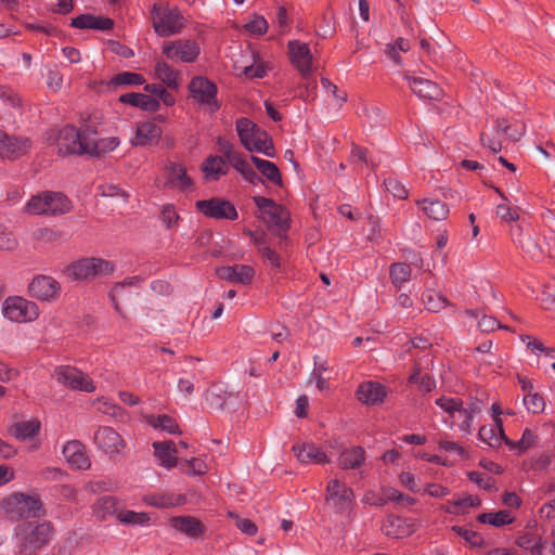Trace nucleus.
Listing matches in <instances>:
<instances>
[{"label":"nucleus","mask_w":555,"mask_h":555,"mask_svg":"<svg viewBox=\"0 0 555 555\" xmlns=\"http://www.w3.org/2000/svg\"><path fill=\"white\" fill-rule=\"evenodd\" d=\"M53 535V528L46 519L22 521L14 528V550L16 555H36Z\"/></svg>","instance_id":"f257e3e1"},{"label":"nucleus","mask_w":555,"mask_h":555,"mask_svg":"<svg viewBox=\"0 0 555 555\" xmlns=\"http://www.w3.org/2000/svg\"><path fill=\"white\" fill-rule=\"evenodd\" d=\"M235 126L240 141L247 151L261 153L267 157L275 156L273 141L267 131L248 118L237 119Z\"/></svg>","instance_id":"f03ea898"},{"label":"nucleus","mask_w":555,"mask_h":555,"mask_svg":"<svg viewBox=\"0 0 555 555\" xmlns=\"http://www.w3.org/2000/svg\"><path fill=\"white\" fill-rule=\"evenodd\" d=\"M3 508L12 519L33 520L43 515L42 503L36 495L13 493L3 502Z\"/></svg>","instance_id":"7ed1b4c3"},{"label":"nucleus","mask_w":555,"mask_h":555,"mask_svg":"<svg viewBox=\"0 0 555 555\" xmlns=\"http://www.w3.org/2000/svg\"><path fill=\"white\" fill-rule=\"evenodd\" d=\"M153 27L160 37H169L184 27V17L178 7L169 3H154L151 10Z\"/></svg>","instance_id":"20e7f679"},{"label":"nucleus","mask_w":555,"mask_h":555,"mask_svg":"<svg viewBox=\"0 0 555 555\" xmlns=\"http://www.w3.org/2000/svg\"><path fill=\"white\" fill-rule=\"evenodd\" d=\"M70 209L72 202L64 194L51 191L33 196L26 205V210L33 215L56 216Z\"/></svg>","instance_id":"39448f33"},{"label":"nucleus","mask_w":555,"mask_h":555,"mask_svg":"<svg viewBox=\"0 0 555 555\" xmlns=\"http://www.w3.org/2000/svg\"><path fill=\"white\" fill-rule=\"evenodd\" d=\"M254 202L260 212V218L275 234L283 235L289 228V212L270 198L255 196Z\"/></svg>","instance_id":"423d86ee"},{"label":"nucleus","mask_w":555,"mask_h":555,"mask_svg":"<svg viewBox=\"0 0 555 555\" xmlns=\"http://www.w3.org/2000/svg\"><path fill=\"white\" fill-rule=\"evenodd\" d=\"M114 271V264L100 258H83L66 267L64 273L75 281H87L107 275Z\"/></svg>","instance_id":"0eeeda50"},{"label":"nucleus","mask_w":555,"mask_h":555,"mask_svg":"<svg viewBox=\"0 0 555 555\" xmlns=\"http://www.w3.org/2000/svg\"><path fill=\"white\" fill-rule=\"evenodd\" d=\"M88 142L89 125H86L80 130L76 129L74 126H66L60 130L56 139L59 153L62 155L87 154Z\"/></svg>","instance_id":"6e6552de"},{"label":"nucleus","mask_w":555,"mask_h":555,"mask_svg":"<svg viewBox=\"0 0 555 555\" xmlns=\"http://www.w3.org/2000/svg\"><path fill=\"white\" fill-rule=\"evenodd\" d=\"M2 314L12 322H30L38 318V306L21 296H10L2 304Z\"/></svg>","instance_id":"1a4fd4ad"},{"label":"nucleus","mask_w":555,"mask_h":555,"mask_svg":"<svg viewBox=\"0 0 555 555\" xmlns=\"http://www.w3.org/2000/svg\"><path fill=\"white\" fill-rule=\"evenodd\" d=\"M52 376L59 384L70 390L85 392H93L95 390L92 379L75 366L60 365L54 369Z\"/></svg>","instance_id":"9d476101"},{"label":"nucleus","mask_w":555,"mask_h":555,"mask_svg":"<svg viewBox=\"0 0 555 555\" xmlns=\"http://www.w3.org/2000/svg\"><path fill=\"white\" fill-rule=\"evenodd\" d=\"M163 52L172 62L192 63L199 54V44L191 38L167 41Z\"/></svg>","instance_id":"9b49d317"},{"label":"nucleus","mask_w":555,"mask_h":555,"mask_svg":"<svg viewBox=\"0 0 555 555\" xmlns=\"http://www.w3.org/2000/svg\"><path fill=\"white\" fill-rule=\"evenodd\" d=\"M326 503L336 513H344L352 506L353 491L338 479H332L327 485Z\"/></svg>","instance_id":"f8f14e48"},{"label":"nucleus","mask_w":555,"mask_h":555,"mask_svg":"<svg viewBox=\"0 0 555 555\" xmlns=\"http://www.w3.org/2000/svg\"><path fill=\"white\" fill-rule=\"evenodd\" d=\"M196 208L206 217L214 219L234 220L237 218L235 207L229 201L219 197L197 201Z\"/></svg>","instance_id":"ddd939ff"},{"label":"nucleus","mask_w":555,"mask_h":555,"mask_svg":"<svg viewBox=\"0 0 555 555\" xmlns=\"http://www.w3.org/2000/svg\"><path fill=\"white\" fill-rule=\"evenodd\" d=\"M31 149L27 137L10 135L0 131V158L15 159L25 155Z\"/></svg>","instance_id":"4468645a"},{"label":"nucleus","mask_w":555,"mask_h":555,"mask_svg":"<svg viewBox=\"0 0 555 555\" xmlns=\"http://www.w3.org/2000/svg\"><path fill=\"white\" fill-rule=\"evenodd\" d=\"M60 283L48 275H36L28 286L29 295L43 301H52L60 294Z\"/></svg>","instance_id":"2eb2a0df"},{"label":"nucleus","mask_w":555,"mask_h":555,"mask_svg":"<svg viewBox=\"0 0 555 555\" xmlns=\"http://www.w3.org/2000/svg\"><path fill=\"white\" fill-rule=\"evenodd\" d=\"M190 90L198 102L209 105L212 112L219 108L216 100L217 87L214 82L203 77H195L190 83Z\"/></svg>","instance_id":"dca6fc26"},{"label":"nucleus","mask_w":555,"mask_h":555,"mask_svg":"<svg viewBox=\"0 0 555 555\" xmlns=\"http://www.w3.org/2000/svg\"><path fill=\"white\" fill-rule=\"evenodd\" d=\"M288 57L296 69H319L313 65V55L308 43L299 40H291L287 43Z\"/></svg>","instance_id":"f3484780"},{"label":"nucleus","mask_w":555,"mask_h":555,"mask_svg":"<svg viewBox=\"0 0 555 555\" xmlns=\"http://www.w3.org/2000/svg\"><path fill=\"white\" fill-rule=\"evenodd\" d=\"M164 178V188L188 191L193 186V181L188 176L186 169L180 164H168L165 168Z\"/></svg>","instance_id":"a211bd4d"},{"label":"nucleus","mask_w":555,"mask_h":555,"mask_svg":"<svg viewBox=\"0 0 555 555\" xmlns=\"http://www.w3.org/2000/svg\"><path fill=\"white\" fill-rule=\"evenodd\" d=\"M114 25L115 22L111 17L90 13L79 14L70 20V26L78 29L109 31Z\"/></svg>","instance_id":"6ab92c4d"},{"label":"nucleus","mask_w":555,"mask_h":555,"mask_svg":"<svg viewBox=\"0 0 555 555\" xmlns=\"http://www.w3.org/2000/svg\"><path fill=\"white\" fill-rule=\"evenodd\" d=\"M382 530L389 538L401 539L415 531V522L410 518L390 515L384 520Z\"/></svg>","instance_id":"aec40b11"},{"label":"nucleus","mask_w":555,"mask_h":555,"mask_svg":"<svg viewBox=\"0 0 555 555\" xmlns=\"http://www.w3.org/2000/svg\"><path fill=\"white\" fill-rule=\"evenodd\" d=\"M94 442L107 454L119 453L125 446L120 435L111 427H100L95 431Z\"/></svg>","instance_id":"412c9836"},{"label":"nucleus","mask_w":555,"mask_h":555,"mask_svg":"<svg viewBox=\"0 0 555 555\" xmlns=\"http://www.w3.org/2000/svg\"><path fill=\"white\" fill-rule=\"evenodd\" d=\"M63 455L74 468L88 469L91 465L83 444L78 440L67 442L63 448Z\"/></svg>","instance_id":"4be33fe9"},{"label":"nucleus","mask_w":555,"mask_h":555,"mask_svg":"<svg viewBox=\"0 0 555 555\" xmlns=\"http://www.w3.org/2000/svg\"><path fill=\"white\" fill-rule=\"evenodd\" d=\"M144 81V78L139 74L133 72H121L108 81L94 82V88L99 92H104L107 90H117L126 86L142 85Z\"/></svg>","instance_id":"5701e85b"},{"label":"nucleus","mask_w":555,"mask_h":555,"mask_svg":"<svg viewBox=\"0 0 555 555\" xmlns=\"http://www.w3.org/2000/svg\"><path fill=\"white\" fill-rule=\"evenodd\" d=\"M217 275L231 283L248 284L253 280L255 271L249 266L235 264L217 269Z\"/></svg>","instance_id":"b1692460"},{"label":"nucleus","mask_w":555,"mask_h":555,"mask_svg":"<svg viewBox=\"0 0 555 555\" xmlns=\"http://www.w3.org/2000/svg\"><path fill=\"white\" fill-rule=\"evenodd\" d=\"M410 88L414 94L425 100H438L442 92L437 83L421 77L406 76Z\"/></svg>","instance_id":"393cba45"},{"label":"nucleus","mask_w":555,"mask_h":555,"mask_svg":"<svg viewBox=\"0 0 555 555\" xmlns=\"http://www.w3.org/2000/svg\"><path fill=\"white\" fill-rule=\"evenodd\" d=\"M357 396L362 403L373 405L384 401L386 389L382 384L369 380L359 386Z\"/></svg>","instance_id":"a878e982"},{"label":"nucleus","mask_w":555,"mask_h":555,"mask_svg":"<svg viewBox=\"0 0 555 555\" xmlns=\"http://www.w3.org/2000/svg\"><path fill=\"white\" fill-rule=\"evenodd\" d=\"M170 526L175 530L195 539L205 532L204 524L192 516H176L170 519Z\"/></svg>","instance_id":"bb28decb"},{"label":"nucleus","mask_w":555,"mask_h":555,"mask_svg":"<svg viewBox=\"0 0 555 555\" xmlns=\"http://www.w3.org/2000/svg\"><path fill=\"white\" fill-rule=\"evenodd\" d=\"M119 144L117 138H102L96 137V131L89 125V142L87 154L91 156H101L102 154L114 151Z\"/></svg>","instance_id":"cd10ccee"},{"label":"nucleus","mask_w":555,"mask_h":555,"mask_svg":"<svg viewBox=\"0 0 555 555\" xmlns=\"http://www.w3.org/2000/svg\"><path fill=\"white\" fill-rule=\"evenodd\" d=\"M293 451L297 460L304 464H323L328 462L327 455L313 443L295 444Z\"/></svg>","instance_id":"c85d7f7f"},{"label":"nucleus","mask_w":555,"mask_h":555,"mask_svg":"<svg viewBox=\"0 0 555 555\" xmlns=\"http://www.w3.org/2000/svg\"><path fill=\"white\" fill-rule=\"evenodd\" d=\"M162 135V129L153 121L139 124L135 131L133 144L149 145L158 141Z\"/></svg>","instance_id":"c756f323"},{"label":"nucleus","mask_w":555,"mask_h":555,"mask_svg":"<svg viewBox=\"0 0 555 555\" xmlns=\"http://www.w3.org/2000/svg\"><path fill=\"white\" fill-rule=\"evenodd\" d=\"M202 171L207 181H217L220 177L227 175L228 165L223 157L211 155L202 164Z\"/></svg>","instance_id":"7c9ffc66"},{"label":"nucleus","mask_w":555,"mask_h":555,"mask_svg":"<svg viewBox=\"0 0 555 555\" xmlns=\"http://www.w3.org/2000/svg\"><path fill=\"white\" fill-rule=\"evenodd\" d=\"M479 439L492 448H498L504 441L506 444L515 447L504 434L503 425L482 426L478 433Z\"/></svg>","instance_id":"2f4dec72"},{"label":"nucleus","mask_w":555,"mask_h":555,"mask_svg":"<svg viewBox=\"0 0 555 555\" xmlns=\"http://www.w3.org/2000/svg\"><path fill=\"white\" fill-rule=\"evenodd\" d=\"M154 454L159 463V465L166 468H172L177 464V449L176 444L172 441L166 442H154Z\"/></svg>","instance_id":"473e14b6"},{"label":"nucleus","mask_w":555,"mask_h":555,"mask_svg":"<svg viewBox=\"0 0 555 555\" xmlns=\"http://www.w3.org/2000/svg\"><path fill=\"white\" fill-rule=\"evenodd\" d=\"M343 469H357L365 462V451L361 447L345 449L338 459Z\"/></svg>","instance_id":"72a5a7b5"},{"label":"nucleus","mask_w":555,"mask_h":555,"mask_svg":"<svg viewBox=\"0 0 555 555\" xmlns=\"http://www.w3.org/2000/svg\"><path fill=\"white\" fill-rule=\"evenodd\" d=\"M422 207L424 214L436 221L444 220L449 215V207L439 199L424 198L416 202Z\"/></svg>","instance_id":"f704fd0d"},{"label":"nucleus","mask_w":555,"mask_h":555,"mask_svg":"<svg viewBox=\"0 0 555 555\" xmlns=\"http://www.w3.org/2000/svg\"><path fill=\"white\" fill-rule=\"evenodd\" d=\"M251 162L256 166L257 170L267 178L274 185H282V177L278 166L269 160L261 159L257 156H251Z\"/></svg>","instance_id":"c9c22d12"},{"label":"nucleus","mask_w":555,"mask_h":555,"mask_svg":"<svg viewBox=\"0 0 555 555\" xmlns=\"http://www.w3.org/2000/svg\"><path fill=\"white\" fill-rule=\"evenodd\" d=\"M40 430V422L38 420H30L16 423L12 428V435L20 440H25L37 435Z\"/></svg>","instance_id":"e433bc0d"},{"label":"nucleus","mask_w":555,"mask_h":555,"mask_svg":"<svg viewBox=\"0 0 555 555\" xmlns=\"http://www.w3.org/2000/svg\"><path fill=\"white\" fill-rule=\"evenodd\" d=\"M93 512L99 519H105L109 515H116L120 511L117 507L116 499L113 496H102L93 505Z\"/></svg>","instance_id":"4c0bfd02"},{"label":"nucleus","mask_w":555,"mask_h":555,"mask_svg":"<svg viewBox=\"0 0 555 555\" xmlns=\"http://www.w3.org/2000/svg\"><path fill=\"white\" fill-rule=\"evenodd\" d=\"M496 132L503 133L509 141L516 142L525 133V125L521 122L509 124L507 120L502 119L496 121Z\"/></svg>","instance_id":"58836bf2"},{"label":"nucleus","mask_w":555,"mask_h":555,"mask_svg":"<svg viewBox=\"0 0 555 555\" xmlns=\"http://www.w3.org/2000/svg\"><path fill=\"white\" fill-rule=\"evenodd\" d=\"M140 282V279L138 276H131L125 280L121 283H117L109 293V298L114 305V308L116 311L120 312L119 307V299L124 298L126 294L127 287L137 286V284Z\"/></svg>","instance_id":"ea45409f"},{"label":"nucleus","mask_w":555,"mask_h":555,"mask_svg":"<svg viewBox=\"0 0 555 555\" xmlns=\"http://www.w3.org/2000/svg\"><path fill=\"white\" fill-rule=\"evenodd\" d=\"M231 397L222 386L214 385L206 392V401L215 409H223Z\"/></svg>","instance_id":"a19ab883"},{"label":"nucleus","mask_w":555,"mask_h":555,"mask_svg":"<svg viewBox=\"0 0 555 555\" xmlns=\"http://www.w3.org/2000/svg\"><path fill=\"white\" fill-rule=\"evenodd\" d=\"M478 521L482 524H490L495 527H501L513 521L511 513L507 511H499L496 513H482L477 517Z\"/></svg>","instance_id":"79ce46f5"},{"label":"nucleus","mask_w":555,"mask_h":555,"mask_svg":"<svg viewBox=\"0 0 555 555\" xmlns=\"http://www.w3.org/2000/svg\"><path fill=\"white\" fill-rule=\"evenodd\" d=\"M149 424L154 428L162 429L168 434H178L179 427L176 421L168 415L149 416Z\"/></svg>","instance_id":"37998d69"},{"label":"nucleus","mask_w":555,"mask_h":555,"mask_svg":"<svg viewBox=\"0 0 555 555\" xmlns=\"http://www.w3.org/2000/svg\"><path fill=\"white\" fill-rule=\"evenodd\" d=\"M411 268L406 263L398 262L390 267V278L396 287L400 288L411 276Z\"/></svg>","instance_id":"c03bdc74"},{"label":"nucleus","mask_w":555,"mask_h":555,"mask_svg":"<svg viewBox=\"0 0 555 555\" xmlns=\"http://www.w3.org/2000/svg\"><path fill=\"white\" fill-rule=\"evenodd\" d=\"M117 519L120 522L128 525H140L147 526L150 524V516L146 513H137L133 511H124L121 509L117 513Z\"/></svg>","instance_id":"a18cd8bd"},{"label":"nucleus","mask_w":555,"mask_h":555,"mask_svg":"<svg viewBox=\"0 0 555 555\" xmlns=\"http://www.w3.org/2000/svg\"><path fill=\"white\" fill-rule=\"evenodd\" d=\"M423 302L427 310L431 312H439L448 305L447 298L434 291H427L423 294Z\"/></svg>","instance_id":"49530a36"},{"label":"nucleus","mask_w":555,"mask_h":555,"mask_svg":"<svg viewBox=\"0 0 555 555\" xmlns=\"http://www.w3.org/2000/svg\"><path fill=\"white\" fill-rule=\"evenodd\" d=\"M473 418L474 417L470 414L469 409L465 408L461 400L460 406L456 408L455 414H453L452 423L457 422L459 427L462 431L470 433Z\"/></svg>","instance_id":"de8ad7c7"},{"label":"nucleus","mask_w":555,"mask_h":555,"mask_svg":"<svg viewBox=\"0 0 555 555\" xmlns=\"http://www.w3.org/2000/svg\"><path fill=\"white\" fill-rule=\"evenodd\" d=\"M518 246L531 258L538 259L542 255V250L531 231H527L526 236L518 243Z\"/></svg>","instance_id":"09e8293b"},{"label":"nucleus","mask_w":555,"mask_h":555,"mask_svg":"<svg viewBox=\"0 0 555 555\" xmlns=\"http://www.w3.org/2000/svg\"><path fill=\"white\" fill-rule=\"evenodd\" d=\"M348 159L352 164L361 163L371 169L376 168V163L369 157L367 150L364 147L353 145Z\"/></svg>","instance_id":"8fccbe9b"},{"label":"nucleus","mask_w":555,"mask_h":555,"mask_svg":"<svg viewBox=\"0 0 555 555\" xmlns=\"http://www.w3.org/2000/svg\"><path fill=\"white\" fill-rule=\"evenodd\" d=\"M145 91L149 93L155 94L159 101L167 106H171L175 103V98L170 92H168L162 83H150L145 86Z\"/></svg>","instance_id":"3c124183"},{"label":"nucleus","mask_w":555,"mask_h":555,"mask_svg":"<svg viewBox=\"0 0 555 555\" xmlns=\"http://www.w3.org/2000/svg\"><path fill=\"white\" fill-rule=\"evenodd\" d=\"M454 503L457 511L456 515H464L468 513L469 508L478 507L481 502L477 496L468 495L454 500Z\"/></svg>","instance_id":"603ef678"},{"label":"nucleus","mask_w":555,"mask_h":555,"mask_svg":"<svg viewBox=\"0 0 555 555\" xmlns=\"http://www.w3.org/2000/svg\"><path fill=\"white\" fill-rule=\"evenodd\" d=\"M461 399L442 396L436 400V404L446 412L452 420L456 408L460 406Z\"/></svg>","instance_id":"864d4df0"},{"label":"nucleus","mask_w":555,"mask_h":555,"mask_svg":"<svg viewBox=\"0 0 555 555\" xmlns=\"http://www.w3.org/2000/svg\"><path fill=\"white\" fill-rule=\"evenodd\" d=\"M228 515L234 519L235 526L243 532L248 535H255L257 533V526L250 520L246 518H241L236 514L229 512Z\"/></svg>","instance_id":"5fc2aeb1"},{"label":"nucleus","mask_w":555,"mask_h":555,"mask_svg":"<svg viewBox=\"0 0 555 555\" xmlns=\"http://www.w3.org/2000/svg\"><path fill=\"white\" fill-rule=\"evenodd\" d=\"M524 403L528 411L533 413L542 412L544 409V400L537 392H529L524 397Z\"/></svg>","instance_id":"6e6d98bb"},{"label":"nucleus","mask_w":555,"mask_h":555,"mask_svg":"<svg viewBox=\"0 0 555 555\" xmlns=\"http://www.w3.org/2000/svg\"><path fill=\"white\" fill-rule=\"evenodd\" d=\"M245 28L253 35L261 36L268 30V22L263 16L257 15L253 21L246 24Z\"/></svg>","instance_id":"4d7b16f0"},{"label":"nucleus","mask_w":555,"mask_h":555,"mask_svg":"<svg viewBox=\"0 0 555 555\" xmlns=\"http://www.w3.org/2000/svg\"><path fill=\"white\" fill-rule=\"evenodd\" d=\"M385 186H386V190L389 193H391L395 197L403 199V198H406V196H408V191H406L405 186L397 179H392V178L386 179Z\"/></svg>","instance_id":"13d9d810"},{"label":"nucleus","mask_w":555,"mask_h":555,"mask_svg":"<svg viewBox=\"0 0 555 555\" xmlns=\"http://www.w3.org/2000/svg\"><path fill=\"white\" fill-rule=\"evenodd\" d=\"M17 246V240L0 224V250H12Z\"/></svg>","instance_id":"bf43d9fd"},{"label":"nucleus","mask_w":555,"mask_h":555,"mask_svg":"<svg viewBox=\"0 0 555 555\" xmlns=\"http://www.w3.org/2000/svg\"><path fill=\"white\" fill-rule=\"evenodd\" d=\"M0 100L13 108H18L21 105V100L17 94L8 87L0 86Z\"/></svg>","instance_id":"052dcab7"},{"label":"nucleus","mask_w":555,"mask_h":555,"mask_svg":"<svg viewBox=\"0 0 555 555\" xmlns=\"http://www.w3.org/2000/svg\"><path fill=\"white\" fill-rule=\"evenodd\" d=\"M146 502L155 507L160 508L172 507L177 505L172 496L167 494L151 495L146 499Z\"/></svg>","instance_id":"680f3d73"},{"label":"nucleus","mask_w":555,"mask_h":555,"mask_svg":"<svg viewBox=\"0 0 555 555\" xmlns=\"http://www.w3.org/2000/svg\"><path fill=\"white\" fill-rule=\"evenodd\" d=\"M517 544L520 546V547H524V548H527V550H531V552L533 554H537V555H546V553L544 552L545 551V546L542 545V543L540 542H534L532 543L531 539L528 538V537H520L518 540H517Z\"/></svg>","instance_id":"e2e57ef3"},{"label":"nucleus","mask_w":555,"mask_h":555,"mask_svg":"<svg viewBox=\"0 0 555 555\" xmlns=\"http://www.w3.org/2000/svg\"><path fill=\"white\" fill-rule=\"evenodd\" d=\"M496 216L506 222H512L519 219L517 210L511 208L506 204H500L496 206Z\"/></svg>","instance_id":"0e129e2a"},{"label":"nucleus","mask_w":555,"mask_h":555,"mask_svg":"<svg viewBox=\"0 0 555 555\" xmlns=\"http://www.w3.org/2000/svg\"><path fill=\"white\" fill-rule=\"evenodd\" d=\"M162 221L165 223L166 228H172L179 219L178 214L175 210V207L171 205H166L162 209L160 215Z\"/></svg>","instance_id":"69168bd1"},{"label":"nucleus","mask_w":555,"mask_h":555,"mask_svg":"<svg viewBox=\"0 0 555 555\" xmlns=\"http://www.w3.org/2000/svg\"><path fill=\"white\" fill-rule=\"evenodd\" d=\"M553 455L544 452L532 460L531 467L537 472L545 470L552 463Z\"/></svg>","instance_id":"338daca9"},{"label":"nucleus","mask_w":555,"mask_h":555,"mask_svg":"<svg viewBox=\"0 0 555 555\" xmlns=\"http://www.w3.org/2000/svg\"><path fill=\"white\" fill-rule=\"evenodd\" d=\"M47 86L52 91H57L63 85V76L61 72H47L43 75Z\"/></svg>","instance_id":"774afa93"}]
</instances>
